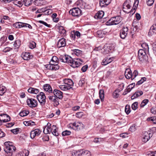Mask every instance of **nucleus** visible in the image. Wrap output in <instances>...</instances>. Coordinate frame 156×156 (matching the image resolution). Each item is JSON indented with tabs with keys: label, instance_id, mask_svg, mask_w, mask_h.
<instances>
[{
	"label": "nucleus",
	"instance_id": "nucleus-1",
	"mask_svg": "<svg viewBox=\"0 0 156 156\" xmlns=\"http://www.w3.org/2000/svg\"><path fill=\"white\" fill-rule=\"evenodd\" d=\"M5 147L4 148V151L6 153V156H11L12 154L13 151L16 150V147L11 145H10L8 142L5 143Z\"/></svg>",
	"mask_w": 156,
	"mask_h": 156
},
{
	"label": "nucleus",
	"instance_id": "nucleus-2",
	"mask_svg": "<svg viewBox=\"0 0 156 156\" xmlns=\"http://www.w3.org/2000/svg\"><path fill=\"white\" fill-rule=\"evenodd\" d=\"M121 20V17L119 16H117L112 18L106 23V24L108 25H116L120 23Z\"/></svg>",
	"mask_w": 156,
	"mask_h": 156
},
{
	"label": "nucleus",
	"instance_id": "nucleus-3",
	"mask_svg": "<svg viewBox=\"0 0 156 156\" xmlns=\"http://www.w3.org/2000/svg\"><path fill=\"white\" fill-rule=\"evenodd\" d=\"M68 127L76 130H79L83 128V125L81 122H74L69 123Z\"/></svg>",
	"mask_w": 156,
	"mask_h": 156
},
{
	"label": "nucleus",
	"instance_id": "nucleus-4",
	"mask_svg": "<svg viewBox=\"0 0 156 156\" xmlns=\"http://www.w3.org/2000/svg\"><path fill=\"white\" fill-rule=\"evenodd\" d=\"M45 67L47 69L51 71H55L58 69L59 68V66L58 65L57 62L55 63L51 60L49 62V64L46 65Z\"/></svg>",
	"mask_w": 156,
	"mask_h": 156
},
{
	"label": "nucleus",
	"instance_id": "nucleus-5",
	"mask_svg": "<svg viewBox=\"0 0 156 156\" xmlns=\"http://www.w3.org/2000/svg\"><path fill=\"white\" fill-rule=\"evenodd\" d=\"M37 98L41 105L42 106L44 105L46 102L45 94L43 92H41L37 96Z\"/></svg>",
	"mask_w": 156,
	"mask_h": 156
},
{
	"label": "nucleus",
	"instance_id": "nucleus-6",
	"mask_svg": "<svg viewBox=\"0 0 156 156\" xmlns=\"http://www.w3.org/2000/svg\"><path fill=\"white\" fill-rule=\"evenodd\" d=\"M27 102L29 107L32 108L36 107L38 105L37 101L33 98H28L27 100Z\"/></svg>",
	"mask_w": 156,
	"mask_h": 156
},
{
	"label": "nucleus",
	"instance_id": "nucleus-7",
	"mask_svg": "<svg viewBox=\"0 0 156 156\" xmlns=\"http://www.w3.org/2000/svg\"><path fill=\"white\" fill-rule=\"evenodd\" d=\"M69 13L74 16H79L81 15V10L78 8H74L70 10Z\"/></svg>",
	"mask_w": 156,
	"mask_h": 156
},
{
	"label": "nucleus",
	"instance_id": "nucleus-8",
	"mask_svg": "<svg viewBox=\"0 0 156 156\" xmlns=\"http://www.w3.org/2000/svg\"><path fill=\"white\" fill-rule=\"evenodd\" d=\"M74 154L75 156H91L90 153L89 151H83V150L76 151Z\"/></svg>",
	"mask_w": 156,
	"mask_h": 156
},
{
	"label": "nucleus",
	"instance_id": "nucleus-9",
	"mask_svg": "<svg viewBox=\"0 0 156 156\" xmlns=\"http://www.w3.org/2000/svg\"><path fill=\"white\" fill-rule=\"evenodd\" d=\"M59 60L64 62L67 63L69 64L70 62L72 61V58L68 55L61 56L59 58Z\"/></svg>",
	"mask_w": 156,
	"mask_h": 156
},
{
	"label": "nucleus",
	"instance_id": "nucleus-10",
	"mask_svg": "<svg viewBox=\"0 0 156 156\" xmlns=\"http://www.w3.org/2000/svg\"><path fill=\"white\" fill-rule=\"evenodd\" d=\"M128 29L127 27H124L120 30V36L122 39L125 38L127 36Z\"/></svg>",
	"mask_w": 156,
	"mask_h": 156
},
{
	"label": "nucleus",
	"instance_id": "nucleus-11",
	"mask_svg": "<svg viewBox=\"0 0 156 156\" xmlns=\"http://www.w3.org/2000/svg\"><path fill=\"white\" fill-rule=\"evenodd\" d=\"M111 46V44H106L104 46L103 49H101L102 52L103 54L105 55L109 53L112 49Z\"/></svg>",
	"mask_w": 156,
	"mask_h": 156
},
{
	"label": "nucleus",
	"instance_id": "nucleus-12",
	"mask_svg": "<svg viewBox=\"0 0 156 156\" xmlns=\"http://www.w3.org/2000/svg\"><path fill=\"white\" fill-rule=\"evenodd\" d=\"M54 95L58 99H62L63 98V93L60 90L57 89H54L53 92Z\"/></svg>",
	"mask_w": 156,
	"mask_h": 156
},
{
	"label": "nucleus",
	"instance_id": "nucleus-13",
	"mask_svg": "<svg viewBox=\"0 0 156 156\" xmlns=\"http://www.w3.org/2000/svg\"><path fill=\"white\" fill-rule=\"evenodd\" d=\"M152 136V134L151 133L145 132L143 133L142 140L143 142H146Z\"/></svg>",
	"mask_w": 156,
	"mask_h": 156
},
{
	"label": "nucleus",
	"instance_id": "nucleus-14",
	"mask_svg": "<svg viewBox=\"0 0 156 156\" xmlns=\"http://www.w3.org/2000/svg\"><path fill=\"white\" fill-rule=\"evenodd\" d=\"M130 8V6L129 2L126 1L123 4V11L126 13H129L130 12L129 10Z\"/></svg>",
	"mask_w": 156,
	"mask_h": 156
},
{
	"label": "nucleus",
	"instance_id": "nucleus-15",
	"mask_svg": "<svg viewBox=\"0 0 156 156\" xmlns=\"http://www.w3.org/2000/svg\"><path fill=\"white\" fill-rule=\"evenodd\" d=\"M125 76L126 78L127 79L131 78L132 80L134 79V78H133V75L130 69L128 68L126 69L125 72Z\"/></svg>",
	"mask_w": 156,
	"mask_h": 156
},
{
	"label": "nucleus",
	"instance_id": "nucleus-16",
	"mask_svg": "<svg viewBox=\"0 0 156 156\" xmlns=\"http://www.w3.org/2000/svg\"><path fill=\"white\" fill-rule=\"evenodd\" d=\"M41 132V131L38 129H36L32 131L30 134V137L33 139L36 136L39 135Z\"/></svg>",
	"mask_w": 156,
	"mask_h": 156
},
{
	"label": "nucleus",
	"instance_id": "nucleus-17",
	"mask_svg": "<svg viewBox=\"0 0 156 156\" xmlns=\"http://www.w3.org/2000/svg\"><path fill=\"white\" fill-rule=\"evenodd\" d=\"M66 45V40L65 38H62L58 41L57 44V46L58 48H60L65 46Z\"/></svg>",
	"mask_w": 156,
	"mask_h": 156
},
{
	"label": "nucleus",
	"instance_id": "nucleus-18",
	"mask_svg": "<svg viewBox=\"0 0 156 156\" xmlns=\"http://www.w3.org/2000/svg\"><path fill=\"white\" fill-rule=\"evenodd\" d=\"M82 63H80L78 62V61L76 60L75 61L72 58V61L70 62L69 64L73 68H75L76 67H78L81 65L82 64Z\"/></svg>",
	"mask_w": 156,
	"mask_h": 156
},
{
	"label": "nucleus",
	"instance_id": "nucleus-19",
	"mask_svg": "<svg viewBox=\"0 0 156 156\" xmlns=\"http://www.w3.org/2000/svg\"><path fill=\"white\" fill-rule=\"evenodd\" d=\"M21 56L24 60H29L33 57V56L30 55V53L26 52L23 53Z\"/></svg>",
	"mask_w": 156,
	"mask_h": 156
},
{
	"label": "nucleus",
	"instance_id": "nucleus-20",
	"mask_svg": "<svg viewBox=\"0 0 156 156\" xmlns=\"http://www.w3.org/2000/svg\"><path fill=\"white\" fill-rule=\"evenodd\" d=\"M156 34V23L152 25L149 30L148 35L150 36Z\"/></svg>",
	"mask_w": 156,
	"mask_h": 156
},
{
	"label": "nucleus",
	"instance_id": "nucleus-21",
	"mask_svg": "<svg viewBox=\"0 0 156 156\" xmlns=\"http://www.w3.org/2000/svg\"><path fill=\"white\" fill-rule=\"evenodd\" d=\"M111 2V0H100V5L101 7L107 6Z\"/></svg>",
	"mask_w": 156,
	"mask_h": 156
},
{
	"label": "nucleus",
	"instance_id": "nucleus-22",
	"mask_svg": "<svg viewBox=\"0 0 156 156\" xmlns=\"http://www.w3.org/2000/svg\"><path fill=\"white\" fill-rule=\"evenodd\" d=\"M0 116L1 117V120L4 122H8L10 120V117L6 114H1Z\"/></svg>",
	"mask_w": 156,
	"mask_h": 156
},
{
	"label": "nucleus",
	"instance_id": "nucleus-23",
	"mask_svg": "<svg viewBox=\"0 0 156 156\" xmlns=\"http://www.w3.org/2000/svg\"><path fill=\"white\" fill-rule=\"evenodd\" d=\"M48 98L50 100L55 103L57 106L59 104L58 99L55 95H49Z\"/></svg>",
	"mask_w": 156,
	"mask_h": 156
},
{
	"label": "nucleus",
	"instance_id": "nucleus-24",
	"mask_svg": "<svg viewBox=\"0 0 156 156\" xmlns=\"http://www.w3.org/2000/svg\"><path fill=\"white\" fill-rule=\"evenodd\" d=\"M51 124L48 122L47 123V126L45 127L43 130V132L45 134L50 133L51 132V128L50 127Z\"/></svg>",
	"mask_w": 156,
	"mask_h": 156
},
{
	"label": "nucleus",
	"instance_id": "nucleus-25",
	"mask_svg": "<svg viewBox=\"0 0 156 156\" xmlns=\"http://www.w3.org/2000/svg\"><path fill=\"white\" fill-rule=\"evenodd\" d=\"M43 89L44 90L48 93H53V91L51 87L49 84H44L43 86Z\"/></svg>",
	"mask_w": 156,
	"mask_h": 156
},
{
	"label": "nucleus",
	"instance_id": "nucleus-26",
	"mask_svg": "<svg viewBox=\"0 0 156 156\" xmlns=\"http://www.w3.org/2000/svg\"><path fill=\"white\" fill-rule=\"evenodd\" d=\"M113 60V58H106L102 62L101 64L103 65H106L111 62Z\"/></svg>",
	"mask_w": 156,
	"mask_h": 156
},
{
	"label": "nucleus",
	"instance_id": "nucleus-27",
	"mask_svg": "<svg viewBox=\"0 0 156 156\" xmlns=\"http://www.w3.org/2000/svg\"><path fill=\"white\" fill-rule=\"evenodd\" d=\"M143 94V92L142 91L137 90L131 96V99L133 100L136 98L141 96Z\"/></svg>",
	"mask_w": 156,
	"mask_h": 156
},
{
	"label": "nucleus",
	"instance_id": "nucleus-28",
	"mask_svg": "<svg viewBox=\"0 0 156 156\" xmlns=\"http://www.w3.org/2000/svg\"><path fill=\"white\" fill-rule=\"evenodd\" d=\"M104 13L103 11H101L98 12L94 16L95 19H101L104 15Z\"/></svg>",
	"mask_w": 156,
	"mask_h": 156
},
{
	"label": "nucleus",
	"instance_id": "nucleus-29",
	"mask_svg": "<svg viewBox=\"0 0 156 156\" xmlns=\"http://www.w3.org/2000/svg\"><path fill=\"white\" fill-rule=\"evenodd\" d=\"M57 128L56 127L55 125H53L51 127V132L52 134L56 136L58 135V133L57 132Z\"/></svg>",
	"mask_w": 156,
	"mask_h": 156
},
{
	"label": "nucleus",
	"instance_id": "nucleus-30",
	"mask_svg": "<svg viewBox=\"0 0 156 156\" xmlns=\"http://www.w3.org/2000/svg\"><path fill=\"white\" fill-rule=\"evenodd\" d=\"M27 91L29 93L35 94H37L39 92L38 89L31 87L29 88Z\"/></svg>",
	"mask_w": 156,
	"mask_h": 156
},
{
	"label": "nucleus",
	"instance_id": "nucleus-31",
	"mask_svg": "<svg viewBox=\"0 0 156 156\" xmlns=\"http://www.w3.org/2000/svg\"><path fill=\"white\" fill-rule=\"evenodd\" d=\"M140 57L141 58V59L140 58V57L139 56H138V58L140 62H145L146 63L148 62V58L147 55H141Z\"/></svg>",
	"mask_w": 156,
	"mask_h": 156
},
{
	"label": "nucleus",
	"instance_id": "nucleus-32",
	"mask_svg": "<svg viewBox=\"0 0 156 156\" xmlns=\"http://www.w3.org/2000/svg\"><path fill=\"white\" fill-rule=\"evenodd\" d=\"M59 87L61 90L64 91L67 90L72 88L71 87L66 85H59Z\"/></svg>",
	"mask_w": 156,
	"mask_h": 156
},
{
	"label": "nucleus",
	"instance_id": "nucleus-33",
	"mask_svg": "<svg viewBox=\"0 0 156 156\" xmlns=\"http://www.w3.org/2000/svg\"><path fill=\"white\" fill-rule=\"evenodd\" d=\"M58 31L62 36H64L66 35V31L62 26L59 27Z\"/></svg>",
	"mask_w": 156,
	"mask_h": 156
},
{
	"label": "nucleus",
	"instance_id": "nucleus-34",
	"mask_svg": "<svg viewBox=\"0 0 156 156\" xmlns=\"http://www.w3.org/2000/svg\"><path fill=\"white\" fill-rule=\"evenodd\" d=\"M65 84L66 85L71 87L73 85V82L72 80L69 79H65Z\"/></svg>",
	"mask_w": 156,
	"mask_h": 156
},
{
	"label": "nucleus",
	"instance_id": "nucleus-35",
	"mask_svg": "<svg viewBox=\"0 0 156 156\" xmlns=\"http://www.w3.org/2000/svg\"><path fill=\"white\" fill-rule=\"evenodd\" d=\"M100 98L102 101L104 98V91L103 90H100L99 91Z\"/></svg>",
	"mask_w": 156,
	"mask_h": 156
},
{
	"label": "nucleus",
	"instance_id": "nucleus-36",
	"mask_svg": "<svg viewBox=\"0 0 156 156\" xmlns=\"http://www.w3.org/2000/svg\"><path fill=\"white\" fill-rule=\"evenodd\" d=\"M21 44V41L20 40H16L14 44V46L15 48H19Z\"/></svg>",
	"mask_w": 156,
	"mask_h": 156
},
{
	"label": "nucleus",
	"instance_id": "nucleus-37",
	"mask_svg": "<svg viewBox=\"0 0 156 156\" xmlns=\"http://www.w3.org/2000/svg\"><path fill=\"white\" fill-rule=\"evenodd\" d=\"M6 91L5 87L3 86H0V95H2Z\"/></svg>",
	"mask_w": 156,
	"mask_h": 156
},
{
	"label": "nucleus",
	"instance_id": "nucleus-38",
	"mask_svg": "<svg viewBox=\"0 0 156 156\" xmlns=\"http://www.w3.org/2000/svg\"><path fill=\"white\" fill-rule=\"evenodd\" d=\"M29 113V112L27 110H23L21 111L19 113L20 115L22 117L27 115Z\"/></svg>",
	"mask_w": 156,
	"mask_h": 156
},
{
	"label": "nucleus",
	"instance_id": "nucleus-39",
	"mask_svg": "<svg viewBox=\"0 0 156 156\" xmlns=\"http://www.w3.org/2000/svg\"><path fill=\"white\" fill-rule=\"evenodd\" d=\"M147 55L146 54V53L144 51V50L143 49H140L138 51V56H139L140 59H141V55Z\"/></svg>",
	"mask_w": 156,
	"mask_h": 156
},
{
	"label": "nucleus",
	"instance_id": "nucleus-40",
	"mask_svg": "<svg viewBox=\"0 0 156 156\" xmlns=\"http://www.w3.org/2000/svg\"><path fill=\"white\" fill-rule=\"evenodd\" d=\"M29 46L31 49H34L36 46V43L33 41H31L29 43Z\"/></svg>",
	"mask_w": 156,
	"mask_h": 156
},
{
	"label": "nucleus",
	"instance_id": "nucleus-41",
	"mask_svg": "<svg viewBox=\"0 0 156 156\" xmlns=\"http://www.w3.org/2000/svg\"><path fill=\"white\" fill-rule=\"evenodd\" d=\"M72 51L76 55L78 56L80 55L82 53V51L78 49H75Z\"/></svg>",
	"mask_w": 156,
	"mask_h": 156
},
{
	"label": "nucleus",
	"instance_id": "nucleus-42",
	"mask_svg": "<svg viewBox=\"0 0 156 156\" xmlns=\"http://www.w3.org/2000/svg\"><path fill=\"white\" fill-rule=\"evenodd\" d=\"M24 4L25 5L27 6H28L30 5L33 2V0H25L24 1Z\"/></svg>",
	"mask_w": 156,
	"mask_h": 156
},
{
	"label": "nucleus",
	"instance_id": "nucleus-43",
	"mask_svg": "<svg viewBox=\"0 0 156 156\" xmlns=\"http://www.w3.org/2000/svg\"><path fill=\"white\" fill-rule=\"evenodd\" d=\"M21 23L20 22H16L13 24V26L14 27L19 28L22 27Z\"/></svg>",
	"mask_w": 156,
	"mask_h": 156
},
{
	"label": "nucleus",
	"instance_id": "nucleus-44",
	"mask_svg": "<svg viewBox=\"0 0 156 156\" xmlns=\"http://www.w3.org/2000/svg\"><path fill=\"white\" fill-rule=\"evenodd\" d=\"M130 106L129 105H126L125 108V112L127 114H129L130 112Z\"/></svg>",
	"mask_w": 156,
	"mask_h": 156
},
{
	"label": "nucleus",
	"instance_id": "nucleus-45",
	"mask_svg": "<svg viewBox=\"0 0 156 156\" xmlns=\"http://www.w3.org/2000/svg\"><path fill=\"white\" fill-rule=\"evenodd\" d=\"M146 80V78L145 77H142L141 79L138 81L136 83V85H139L142 84L144 81Z\"/></svg>",
	"mask_w": 156,
	"mask_h": 156
},
{
	"label": "nucleus",
	"instance_id": "nucleus-46",
	"mask_svg": "<svg viewBox=\"0 0 156 156\" xmlns=\"http://www.w3.org/2000/svg\"><path fill=\"white\" fill-rule=\"evenodd\" d=\"M147 120L151 121L154 124H156V116H154L147 119Z\"/></svg>",
	"mask_w": 156,
	"mask_h": 156
},
{
	"label": "nucleus",
	"instance_id": "nucleus-47",
	"mask_svg": "<svg viewBox=\"0 0 156 156\" xmlns=\"http://www.w3.org/2000/svg\"><path fill=\"white\" fill-rule=\"evenodd\" d=\"M119 92V90H115L113 92V95L114 98H117L118 97L119 94L118 93Z\"/></svg>",
	"mask_w": 156,
	"mask_h": 156
},
{
	"label": "nucleus",
	"instance_id": "nucleus-48",
	"mask_svg": "<svg viewBox=\"0 0 156 156\" xmlns=\"http://www.w3.org/2000/svg\"><path fill=\"white\" fill-rule=\"evenodd\" d=\"M135 126H136L135 124H133V125L131 126L129 129V131L132 132L135 131L136 129Z\"/></svg>",
	"mask_w": 156,
	"mask_h": 156
},
{
	"label": "nucleus",
	"instance_id": "nucleus-49",
	"mask_svg": "<svg viewBox=\"0 0 156 156\" xmlns=\"http://www.w3.org/2000/svg\"><path fill=\"white\" fill-rule=\"evenodd\" d=\"M148 99H144L141 102L140 104V106L143 107L145 106L146 104L148 102Z\"/></svg>",
	"mask_w": 156,
	"mask_h": 156
},
{
	"label": "nucleus",
	"instance_id": "nucleus-50",
	"mask_svg": "<svg viewBox=\"0 0 156 156\" xmlns=\"http://www.w3.org/2000/svg\"><path fill=\"white\" fill-rule=\"evenodd\" d=\"M133 30L134 32L136 31L138 29V27L136 24V23H133Z\"/></svg>",
	"mask_w": 156,
	"mask_h": 156
},
{
	"label": "nucleus",
	"instance_id": "nucleus-51",
	"mask_svg": "<svg viewBox=\"0 0 156 156\" xmlns=\"http://www.w3.org/2000/svg\"><path fill=\"white\" fill-rule=\"evenodd\" d=\"M71 133V132L69 131L65 130L63 131L62 133V135L63 136H66L70 135Z\"/></svg>",
	"mask_w": 156,
	"mask_h": 156
},
{
	"label": "nucleus",
	"instance_id": "nucleus-52",
	"mask_svg": "<svg viewBox=\"0 0 156 156\" xmlns=\"http://www.w3.org/2000/svg\"><path fill=\"white\" fill-rule=\"evenodd\" d=\"M137 105L138 102H135L131 106L132 109L134 110H136L137 108Z\"/></svg>",
	"mask_w": 156,
	"mask_h": 156
},
{
	"label": "nucleus",
	"instance_id": "nucleus-53",
	"mask_svg": "<svg viewBox=\"0 0 156 156\" xmlns=\"http://www.w3.org/2000/svg\"><path fill=\"white\" fill-rule=\"evenodd\" d=\"M154 0H146V2L148 6H151L153 5Z\"/></svg>",
	"mask_w": 156,
	"mask_h": 156
},
{
	"label": "nucleus",
	"instance_id": "nucleus-54",
	"mask_svg": "<svg viewBox=\"0 0 156 156\" xmlns=\"http://www.w3.org/2000/svg\"><path fill=\"white\" fill-rule=\"evenodd\" d=\"M83 112H79L76 114V116L79 118H81L83 115Z\"/></svg>",
	"mask_w": 156,
	"mask_h": 156
},
{
	"label": "nucleus",
	"instance_id": "nucleus-55",
	"mask_svg": "<svg viewBox=\"0 0 156 156\" xmlns=\"http://www.w3.org/2000/svg\"><path fill=\"white\" fill-rule=\"evenodd\" d=\"M102 140L103 139L101 138H97L94 139V141L95 143H98L101 142Z\"/></svg>",
	"mask_w": 156,
	"mask_h": 156
},
{
	"label": "nucleus",
	"instance_id": "nucleus-56",
	"mask_svg": "<svg viewBox=\"0 0 156 156\" xmlns=\"http://www.w3.org/2000/svg\"><path fill=\"white\" fill-rule=\"evenodd\" d=\"M142 47L145 50H148L149 47L147 44L146 43H144L141 45Z\"/></svg>",
	"mask_w": 156,
	"mask_h": 156
},
{
	"label": "nucleus",
	"instance_id": "nucleus-57",
	"mask_svg": "<svg viewBox=\"0 0 156 156\" xmlns=\"http://www.w3.org/2000/svg\"><path fill=\"white\" fill-rule=\"evenodd\" d=\"M51 61H53L54 62H55V63L56 62H57L58 63V58H57V57L56 56H53L51 60Z\"/></svg>",
	"mask_w": 156,
	"mask_h": 156
},
{
	"label": "nucleus",
	"instance_id": "nucleus-58",
	"mask_svg": "<svg viewBox=\"0 0 156 156\" xmlns=\"http://www.w3.org/2000/svg\"><path fill=\"white\" fill-rule=\"evenodd\" d=\"M15 2L18 4L21 5L24 4V0H16Z\"/></svg>",
	"mask_w": 156,
	"mask_h": 156
},
{
	"label": "nucleus",
	"instance_id": "nucleus-59",
	"mask_svg": "<svg viewBox=\"0 0 156 156\" xmlns=\"http://www.w3.org/2000/svg\"><path fill=\"white\" fill-rule=\"evenodd\" d=\"M38 22L41 23H42V24H43L46 27H50V25L48 24L46 22H45L44 21H43L42 20H39V21Z\"/></svg>",
	"mask_w": 156,
	"mask_h": 156
},
{
	"label": "nucleus",
	"instance_id": "nucleus-60",
	"mask_svg": "<svg viewBox=\"0 0 156 156\" xmlns=\"http://www.w3.org/2000/svg\"><path fill=\"white\" fill-rule=\"evenodd\" d=\"M151 112L153 114H156V108L152 107L151 109Z\"/></svg>",
	"mask_w": 156,
	"mask_h": 156
},
{
	"label": "nucleus",
	"instance_id": "nucleus-61",
	"mask_svg": "<svg viewBox=\"0 0 156 156\" xmlns=\"http://www.w3.org/2000/svg\"><path fill=\"white\" fill-rule=\"evenodd\" d=\"M45 14L47 15H49L51 14L52 13V10L51 9L47 10L46 8H45V11H44Z\"/></svg>",
	"mask_w": 156,
	"mask_h": 156
},
{
	"label": "nucleus",
	"instance_id": "nucleus-62",
	"mask_svg": "<svg viewBox=\"0 0 156 156\" xmlns=\"http://www.w3.org/2000/svg\"><path fill=\"white\" fill-rule=\"evenodd\" d=\"M12 48H10L7 47L5 48L2 51L3 52L6 53L7 52L11 50H12Z\"/></svg>",
	"mask_w": 156,
	"mask_h": 156
},
{
	"label": "nucleus",
	"instance_id": "nucleus-63",
	"mask_svg": "<svg viewBox=\"0 0 156 156\" xmlns=\"http://www.w3.org/2000/svg\"><path fill=\"white\" fill-rule=\"evenodd\" d=\"M88 68V66L86 65L83 66L81 68V70L83 72H86Z\"/></svg>",
	"mask_w": 156,
	"mask_h": 156
},
{
	"label": "nucleus",
	"instance_id": "nucleus-64",
	"mask_svg": "<svg viewBox=\"0 0 156 156\" xmlns=\"http://www.w3.org/2000/svg\"><path fill=\"white\" fill-rule=\"evenodd\" d=\"M148 156H156V151L151 152Z\"/></svg>",
	"mask_w": 156,
	"mask_h": 156
}]
</instances>
